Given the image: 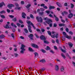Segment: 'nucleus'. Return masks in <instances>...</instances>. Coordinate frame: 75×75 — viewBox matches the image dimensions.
<instances>
[{
  "label": "nucleus",
  "instance_id": "nucleus-1",
  "mask_svg": "<svg viewBox=\"0 0 75 75\" xmlns=\"http://www.w3.org/2000/svg\"><path fill=\"white\" fill-rule=\"evenodd\" d=\"M24 48H25V46L24 45L22 44L21 47V50L20 51V53L21 54H23L24 51H25V49H24Z\"/></svg>",
  "mask_w": 75,
  "mask_h": 75
},
{
  "label": "nucleus",
  "instance_id": "nucleus-2",
  "mask_svg": "<svg viewBox=\"0 0 75 75\" xmlns=\"http://www.w3.org/2000/svg\"><path fill=\"white\" fill-rule=\"evenodd\" d=\"M43 20H47V21H46V23H47L48 24H49L51 23V22H52V20L46 17V18H44Z\"/></svg>",
  "mask_w": 75,
  "mask_h": 75
},
{
  "label": "nucleus",
  "instance_id": "nucleus-3",
  "mask_svg": "<svg viewBox=\"0 0 75 75\" xmlns=\"http://www.w3.org/2000/svg\"><path fill=\"white\" fill-rule=\"evenodd\" d=\"M36 19L37 20L38 22L42 23V22L43 21V19L41 17H39V18H38V17H36Z\"/></svg>",
  "mask_w": 75,
  "mask_h": 75
},
{
  "label": "nucleus",
  "instance_id": "nucleus-4",
  "mask_svg": "<svg viewBox=\"0 0 75 75\" xmlns=\"http://www.w3.org/2000/svg\"><path fill=\"white\" fill-rule=\"evenodd\" d=\"M26 23L28 24V25H30V24H31L32 25V26L33 27V28H34V29H35V26H34V24H33L32 23H31V21H27L26 22Z\"/></svg>",
  "mask_w": 75,
  "mask_h": 75
},
{
  "label": "nucleus",
  "instance_id": "nucleus-5",
  "mask_svg": "<svg viewBox=\"0 0 75 75\" xmlns=\"http://www.w3.org/2000/svg\"><path fill=\"white\" fill-rule=\"evenodd\" d=\"M52 34H54L53 35H54V38H55V37L56 38H57L58 37V34L57 33L56 35H55V34H56V33L55 32L52 31Z\"/></svg>",
  "mask_w": 75,
  "mask_h": 75
},
{
  "label": "nucleus",
  "instance_id": "nucleus-6",
  "mask_svg": "<svg viewBox=\"0 0 75 75\" xmlns=\"http://www.w3.org/2000/svg\"><path fill=\"white\" fill-rule=\"evenodd\" d=\"M28 37H29V38H30L31 40H33V37H34V36L32 34H30V35H28Z\"/></svg>",
  "mask_w": 75,
  "mask_h": 75
},
{
  "label": "nucleus",
  "instance_id": "nucleus-7",
  "mask_svg": "<svg viewBox=\"0 0 75 75\" xmlns=\"http://www.w3.org/2000/svg\"><path fill=\"white\" fill-rule=\"evenodd\" d=\"M7 7L10 9L12 8V7H14V5L13 4H9L7 5Z\"/></svg>",
  "mask_w": 75,
  "mask_h": 75
},
{
  "label": "nucleus",
  "instance_id": "nucleus-8",
  "mask_svg": "<svg viewBox=\"0 0 75 75\" xmlns=\"http://www.w3.org/2000/svg\"><path fill=\"white\" fill-rule=\"evenodd\" d=\"M47 33L49 35H50V36H51L52 38H54V36L52 35H51V32L50 31H47Z\"/></svg>",
  "mask_w": 75,
  "mask_h": 75
},
{
  "label": "nucleus",
  "instance_id": "nucleus-9",
  "mask_svg": "<svg viewBox=\"0 0 75 75\" xmlns=\"http://www.w3.org/2000/svg\"><path fill=\"white\" fill-rule=\"evenodd\" d=\"M32 46L33 47H34V48H37L38 49V46L36 44H32Z\"/></svg>",
  "mask_w": 75,
  "mask_h": 75
},
{
  "label": "nucleus",
  "instance_id": "nucleus-10",
  "mask_svg": "<svg viewBox=\"0 0 75 75\" xmlns=\"http://www.w3.org/2000/svg\"><path fill=\"white\" fill-rule=\"evenodd\" d=\"M40 38L41 40H46V38L43 35H41L40 37Z\"/></svg>",
  "mask_w": 75,
  "mask_h": 75
},
{
  "label": "nucleus",
  "instance_id": "nucleus-11",
  "mask_svg": "<svg viewBox=\"0 0 75 75\" xmlns=\"http://www.w3.org/2000/svg\"><path fill=\"white\" fill-rule=\"evenodd\" d=\"M28 30L30 33H32V30H31V27L30 25H28Z\"/></svg>",
  "mask_w": 75,
  "mask_h": 75
},
{
  "label": "nucleus",
  "instance_id": "nucleus-12",
  "mask_svg": "<svg viewBox=\"0 0 75 75\" xmlns=\"http://www.w3.org/2000/svg\"><path fill=\"white\" fill-rule=\"evenodd\" d=\"M22 16L23 18H25V16H26V14H25L24 12H23L22 13Z\"/></svg>",
  "mask_w": 75,
  "mask_h": 75
},
{
  "label": "nucleus",
  "instance_id": "nucleus-13",
  "mask_svg": "<svg viewBox=\"0 0 75 75\" xmlns=\"http://www.w3.org/2000/svg\"><path fill=\"white\" fill-rule=\"evenodd\" d=\"M58 69H59V66L56 65L55 66V71H58Z\"/></svg>",
  "mask_w": 75,
  "mask_h": 75
},
{
  "label": "nucleus",
  "instance_id": "nucleus-14",
  "mask_svg": "<svg viewBox=\"0 0 75 75\" xmlns=\"http://www.w3.org/2000/svg\"><path fill=\"white\" fill-rule=\"evenodd\" d=\"M73 16V14H72V13H70L68 16V18H72V17Z\"/></svg>",
  "mask_w": 75,
  "mask_h": 75
},
{
  "label": "nucleus",
  "instance_id": "nucleus-15",
  "mask_svg": "<svg viewBox=\"0 0 75 75\" xmlns=\"http://www.w3.org/2000/svg\"><path fill=\"white\" fill-rule=\"evenodd\" d=\"M54 17L55 18V20L57 21H59V19H58V18H57L54 14Z\"/></svg>",
  "mask_w": 75,
  "mask_h": 75
},
{
  "label": "nucleus",
  "instance_id": "nucleus-16",
  "mask_svg": "<svg viewBox=\"0 0 75 75\" xmlns=\"http://www.w3.org/2000/svg\"><path fill=\"white\" fill-rule=\"evenodd\" d=\"M45 49L47 51H48V50H51V48L49 46H47V48H45Z\"/></svg>",
  "mask_w": 75,
  "mask_h": 75
},
{
  "label": "nucleus",
  "instance_id": "nucleus-17",
  "mask_svg": "<svg viewBox=\"0 0 75 75\" xmlns=\"http://www.w3.org/2000/svg\"><path fill=\"white\" fill-rule=\"evenodd\" d=\"M4 5V6H5V4L4 2H2L0 4V7H3V6Z\"/></svg>",
  "mask_w": 75,
  "mask_h": 75
},
{
  "label": "nucleus",
  "instance_id": "nucleus-18",
  "mask_svg": "<svg viewBox=\"0 0 75 75\" xmlns=\"http://www.w3.org/2000/svg\"><path fill=\"white\" fill-rule=\"evenodd\" d=\"M31 4H29L27 5V6H26V8H29L30 7H31Z\"/></svg>",
  "mask_w": 75,
  "mask_h": 75
},
{
  "label": "nucleus",
  "instance_id": "nucleus-19",
  "mask_svg": "<svg viewBox=\"0 0 75 75\" xmlns=\"http://www.w3.org/2000/svg\"><path fill=\"white\" fill-rule=\"evenodd\" d=\"M15 6H16V7H19V4H18V3L17 2L15 3Z\"/></svg>",
  "mask_w": 75,
  "mask_h": 75
},
{
  "label": "nucleus",
  "instance_id": "nucleus-20",
  "mask_svg": "<svg viewBox=\"0 0 75 75\" xmlns=\"http://www.w3.org/2000/svg\"><path fill=\"white\" fill-rule=\"evenodd\" d=\"M28 50L30 51H31V52H33L34 51V50L31 48V47H29Z\"/></svg>",
  "mask_w": 75,
  "mask_h": 75
},
{
  "label": "nucleus",
  "instance_id": "nucleus-21",
  "mask_svg": "<svg viewBox=\"0 0 75 75\" xmlns=\"http://www.w3.org/2000/svg\"><path fill=\"white\" fill-rule=\"evenodd\" d=\"M57 6L60 7H62V6L61 5V4L59 2H57Z\"/></svg>",
  "mask_w": 75,
  "mask_h": 75
},
{
  "label": "nucleus",
  "instance_id": "nucleus-22",
  "mask_svg": "<svg viewBox=\"0 0 75 75\" xmlns=\"http://www.w3.org/2000/svg\"><path fill=\"white\" fill-rule=\"evenodd\" d=\"M1 14H5L6 13V11L4 10H2L0 12Z\"/></svg>",
  "mask_w": 75,
  "mask_h": 75
},
{
  "label": "nucleus",
  "instance_id": "nucleus-23",
  "mask_svg": "<svg viewBox=\"0 0 75 75\" xmlns=\"http://www.w3.org/2000/svg\"><path fill=\"white\" fill-rule=\"evenodd\" d=\"M5 37V36H4V35H2L0 36V39H3V38H4Z\"/></svg>",
  "mask_w": 75,
  "mask_h": 75
},
{
  "label": "nucleus",
  "instance_id": "nucleus-24",
  "mask_svg": "<svg viewBox=\"0 0 75 75\" xmlns=\"http://www.w3.org/2000/svg\"><path fill=\"white\" fill-rule=\"evenodd\" d=\"M39 62H42V63H45V60L42 59L40 60Z\"/></svg>",
  "mask_w": 75,
  "mask_h": 75
},
{
  "label": "nucleus",
  "instance_id": "nucleus-25",
  "mask_svg": "<svg viewBox=\"0 0 75 75\" xmlns=\"http://www.w3.org/2000/svg\"><path fill=\"white\" fill-rule=\"evenodd\" d=\"M61 56H62V57L63 58H64V59H65V58H66V57H65V55L64 54L62 53L61 54Z\"/></svg>",
  "mask_w": 75,
  "mask_h": 75
},
{
  "label": "nucleus",
  "instance_id": "nucleus-26",
  "mask_svg": "<svg viewBox=\"0 0 75 75\" xmlns=\"http://www.w3.org/2000/svg\"><path fill=\"white\" fill-rule=\"evenodd\" d=\"M61 71L62 72H64V67H61Z\"/></svg>",
  "mask_w": 75,
  "mask_h": 75
},
{
  "label": "nucleus",
  "instance_id": "nucleus-27",
  "mask_svg": "<svg viewBox=\"0 0 75 75\" xmlns=\"http://www.w3.org/2000/svg\"><path fill=\"white\" fill-rule=\"evenodd\" d=\"M65 37L68 39H71V36H69L68 35H66Z\"/></svg>",
  "mask_w": 75,
  "mask_h": 75
},
{
  "label": "nucleus",
  "instance_id": "nucleus-28",
  "mask_svg": "<svg viewBox=\"0 0 75 75\" xmlns=\"http://www.w3.org/2000/svg\"><path fill=\"white\" fill-rule=\"evenodd\" d=\"M40 51H41L43 53H45L46 52V51L42 49L40 50Z\"/></svg>",
  "mask_w": 75,
  "mask_h": 75
},
{
  "label": "nucleus",
  "instance_id": "nucleus-29",
  "mask_svg": "<svg viewBox=\"0 0 75 75\" xmlns=\"http://www.w3.org/2000/svg\"><path fill=\"white\" fill-rule=\"evenodd\" d=\"M54 9V8H55V7H54V6H50L49 7V9L50 10H51V9Z\"/></svg>",
  "mask_w": 75,
  "mask_h": 75
},
{
  "label": "nucleus",
  "instance_id": "nucleus-30",
  "mask_svg": "<svg viewBox=\"0 0 75 75\" xmlns=\"http://www.w3.org/2000/svg\"><path fill=\"white\" fill-rule=\"evenodd\" d=\"M4 27L5 28H6L7 29L9 28V26H8V24L6 25V26H4Z\"/></svg>",
  "mask_w": 75,
  "mask_h": 75
},
{
  "label": "nucleus",
  "instance_id": "nucleus-31",
  "mask_svg": "<svg viewBox=\"0 0 75 75\" xmlns=\"http://www.w3.org/2000/svg\"><path fill=\"white\" fill-rule=\"evenodd\" d=\"M14 56H15V57H18V54L16 53H14Z\"/></svg>",
  "mask_w": 75,
  "mask_h": 75
},
{
  "label": "nucleus",
  "instance_id": "nucleus-32",
  "mask_svg": "<svg viewBox=\"0 0 75 75\" xmlns=\"http://www.w3.org/2000/svg\"><path fill=\"white\" fill-rule=\"evenodd\" d=\"M15 10H20L21 8L19 7H16L15 8Z\"/></svg>",
  "mask_w": 75,
  "mask_h": 75
},
{
  "label": "nucleus",
  "instance_id": "nucleus-33",
  "mask_svg": "<svg viewBox=\"0 0 75 75\" xmlns=\"http://www.w3.org/2000/svg\"><path fill=\"white\" fill-rule=\"evenodd\" d=\"M69 47H72V45H73L71 43H69Z\"/></svg>",
  "mask_w": 75,
  "mask_h": 75
},
{
  "label": "nucleus",
  "instance_id": "nucleus-34",
  "mask_svg": "<svg viewBox=\"0 0 75 75\" xmlns=\"http://www.w3.org/2000/svg\"><path fill=\"white\" fill-rule=\"evenodd\" d=\"M24 30L25 33H28V30H27V29L25 28L24 29Z\"/></svg>",
  "mask_w": 75,
  "mask_h": 75
},
{
  "label": "nucleus",
  "instance_id": "nucleus-35",
  "mask_svg": "<svg viewBox=\"0 0 75 75\" xmlns=\"http://www.w3.org/2000/svg\"><path fill=\"white\" fill-rule=\"evenodd\" d=\"M66 55L68 57V58H69V59H71V57H70V56H69V55L67 53L66 54Z\"/></svg>",
  "mask_w": 75,
  "mask_h": 75
},
{
  "label": "nucleus",
  "instance_id": "nucleus-36",
  "mask_svg": "<svg viewBox=\"0 0 75 75\" xmlns=\"http://www.w3.org/2000/svg\"><path fill=\"white\" fill-rule=\"evenodd\" d=\"M70 4L71 6V8H74V4L72 3H71Z\"/></svg>",
  "mask_w": 75,
  "mask_h": 75
},
{
  "label": "nucleus",
  "instance_id": "nucleus-37",
  "mask_svg": "<svg viewBox=\"0 0 75 75\" xmlns=\"http://www.w3.org/2000/svg\"><path fill=\"white\" fill-rule=\"evenodd\" d=\"M30 17L31 18H34V16H33V15L32 14H30Z\"/></svg>",
  "mask_w": 75,
  "mask_h": 75
},
{
  "label": "nucleus",
  "instance_id": "nucleus-38",
  "mask_svg": "<svg viewBox=\"0 0 75 75\" xmlns=\"http://www.w3.org/2000/svg\"><path fill=\"white\" fill-rule=\"evenodd\" d=\"M1 17L3 18H5V16L4 15H1Z\"/></svg>",
  "mask_w": 75,
  "mask_h": 75
},
{
  "label": "nucleus",
  "instance_id": "nucleus-39",
  "mask_svg": "<svg viewBox=\"0 0 75 75\" xmlns=\"http://www.w3.org/2000/svg\"><path fill=\"white\" fill-rule=\"evenodd\" d=\"M44 42L45 43H46V44H48V43H49V42H48V41L47 40H44Z\"/></svg>",
  "mask_w": 75,
  "mask_h": 75
},
{
  "label": "nucleus",
  "instance_id": "nucleus-40",
  "mask_svg": "<svg viewBox=\"0 0 75 75\" xmlns=\"http://www.w3.org/2000/svg\"><path fill=\"white\" fill-rule=\"evenodd\" d=\"M13 21L16 22V21H17V18H14L13 19Z\"/></svg>",
  "mask_w": 75,
  "mask_h": 75
},
{
  "label": "nucleus",
  "instance_id": "nucleus-41",
  "mask_svg": "<svg viewBox=\"0 0 75 75\" xmlns=\"http://www.w3.org/2000/svg\"><path fill=\"white\" fill-rule=\"evenodd\" d=\"M34 54H35V57H36V56H38V53H37V52H35L34 53Z\"/></svg>",
  "mask_w": 75,
  "mask_h": 75
},
{
  "label": "nucleus",
  "instance_id": "nucleus-42",
  "mask_svg": "<svg viewBox=\"0 0 75 75\" xmlns=\"http://www.w3.org/2000/svg\"><path fill=\"white\" fill-rule=\"evenodd\" d=\"M61 50L62 51V52H63L65 53L66 52V51H65V50H63L62 48H61Z\"/></svg>",
  "mask_w": 75,
  "mask_h": 75
},
{
  "label": "nucleus",
  "instance_id": "nucleus-43",
  "mask_svg": "<svg viewBox=\"0 0 75 75\" xmlns=\"http://www.w3.org/2000/svg\"><path fill=\"white\" fill-rule=\"evenodd\" d=\"M35 35L36 36V38H39V36H38L37 34H35Z\"/></svg>",
  "mask_w": 75,
  "mask_h": 75
},
{
  "label": "nucleus",
  "instance_id": "nucleus-44",
  "mask_svg": "<svg viewBox=\"0 0 75 75\" xmlns=\"http://www.w3.org/2000/svg\"><path fill=\"white\" fill-rule=\"evenodd\" d=\"M53 25H54V27H56L57 26V24L55 23H54Z\"/></svg>",
  "mask_w": 75,
  "mask_h": 75
},
{
  "label": "nucleus",
  "instance_id": "nucleus-45",
  "mask_svg": "<svg viewBox=\"0 0 75 75\" xmlns=\"http://www.w3.org/2000/svg\"><path fill=\"white\" fill-rule=\"evenodd\" d=\"M21 4H24V1H21Z\"/></svg>",
  "mask_w": 75,
  "mask_h": 75
},
{
  "label": "nucleus",
  "instance_id": "nucleus-46",
  "mask_svg": "<svg viewBox=\"0 0 75 75\" xmlns=\"http://www.w3.org/2000/svg\"><path fill=\"white\" fill-rule=\"evenodd\" d=\"M8 13H10V10L8 9H6Z\"/></svg>",
  "mask_w": 75,
  "mask_h": 75
},
{
  "label": "nucleus",
  "instance_id": "nucleus-47",
  "mask_svg": "<svg viewBox=\"0 0 75 75\" xmlns=\"http://www.w3.org/2000/svg\"><path fill=\"white\" fill-rule=\"evenodd\" d=\"M43 7L44 8H45V9H47V8H48V7L46 6H43Z\"/></svg>",
  "mask_w": 75,
  "mask_h": 75
},
{
  "label": "nucleus",
  "instance_id": "nucleus-48",
  "mask_svg": "<svg viewBox=\"0 0 75 75\" xmlns=\"http://www.w3.org/2000/svg\"><path fill=\"white\" fill-rule=\"evenodd\" d=\"M46 13H47V14H50V11H46Z\"/></svg>",
  "mask_w": 75,
  "mask_h": 75
},
{
  "label": "nucleus",
  "instance_id": "nucleus-49",
  "mask_svg": "<svg viewBox=\"0 0 75 75\" xmlns=\"http://www.w3.org/2000/svg\"><path fill=\"white\" fill-rule=\"evenodd\" d=\"M63 35H64L65 36V37H66V35H67V34H66V33L65 32H63Z\"/></svg>",
  "mask_w": 75,
  "mask_h": 75
},
{
  "label": "nucleus",
  "instance_id": "nucleus-50",
  "mask_svg": "<svg viewBox=\"0 0 75 75\" xmlns=\"http://www.w3.org/2000/svg\"><path fill=\"white\" fill-rule=\"evenodd\" d=\"M39 14H40V15H42L44 14V12H39Z\"/></svg>",
  "mask_w": 75,
  "mask_h": 75
},
{
  "label": "nucleus",
  "instance_id": "nucleus-51",
  "mask_svg": "<svg viewBox=\"0 0 75 75\" xmlns=\"http://www.w3.org/2000/svg\"><path fill=\"white\" fill-rule=\"evenodd\" d=\"M16 24L17 25H18V27H20V25H21L20 24L18 23H17Z\"/></svg>",
  "mask_w": 75,
  "mask_h": 75
},
{
  "label": "nucleus",
  "instance_id": "nucleus-52",
  "mask_svg": "<svg viewBox=\"0 0 75 75\" xmlns=\"http://www.w3.org/2000/svg\"><path fill=\"white\" fill-rule=\"evenodd\" d=\"M41 31L42 33H44V31H45V30L44 29H43V28L41 29Z\"/></svg>",
  "mask_w": 75,
  "mask_h": 75
},
{
  "label": "nucleus",
  "instance_id": "nucleus-53",
  "mask_svg": "<svg viewBox=\"0 0 75 75\" xmlns=\"http://www.w3.org/2000/svg\"><path fill=\"white\" fill-rule=\"evenodd\" d=\"M54 50H57V46H54Z\"/></svg>",
  "mask_w": 75,
  "mask_h": 75
},
{
  "label": "nucleus",
  "instance_id": "nucleus-54",
  "mask_svg": "<svg viewBox=\"0 0 75 75\" xmlns=\"http://www.w3.org/2000/svg\"><path fill=\"white\" fill-rule=\"evenodd\" d=\"M40 10L42 11H44V10H44V8H40Z\"/></svg>",
  "mask_w": 75,
  "mask_h": 75
},
{
  "label": "nucleus",
  "instance_id": "nucleus-55",
  "mask_svg": "<svg viewBox=\"0 0 75 75\" xmlns=\"http://www.w3.org/2000/svg\"><path fill=\"white\" fill-rule=\"evenodd\" d=\"M11 36L13 37V38H14V34L13 33H12L11 34Z\"/></svg>",
  "mask_w": 75,
  "mask_h": 75
},
{
  "label": "nucleus",
  "instance_id": "nucleus-56",
  "mask_svg": "<svg viewBox=\"0 0 75 75\" xmlns=\"http://www.w3.org/2000/svg\"><path fill=\"white\" fill-rule=\"evenodd\" d=\"M44 6H45V4H42L40 5V6L41 7H44Z\"/></svg>",
  "mask_w": 75,
  "mask_h": 75
},
{
  "label": "nucleus",
  "instance_id": "nucleus-57",
  "mask_svg": "<svg viewBox=\"0 0 75 75\" xmlns=\"http://www.w3.org/2000/svg\"><path fill=\"white\" fill-rule=\"evenodd\" d=\"M50 52H51V53H52V54H54V51H53V50H50Z\"/></svg>",
  "mask_w": 75,
  "mask_h": 75
},
{
  "label": "nucleus",
  "instance_id": "nucleus-58",
  "mask_svg": "<svg viewBox=\"0 0 75 75\" xmlns=\"http://www.w3.org/2000/svg\"><path fill=\"white\" fill-rule=\"evenodd\" d=\"M49 26L50 27H52V23H50Z\"/></svg>",
  "mask_w": 75,
  "mask_h": 75
},
{
  "label": "nucleus",
  "instance_id": "nucleus-59",
  "mask_svg": "<svg viewBox=\"0 0 75 75\" xmlns=\"http://www.w3.org/2000/svg\"><path fill=\"white\" fill-rule=\"evenodd\" d=\"M12 30L13 31V32H15V31H16V30L15 29V28H13L12 29Z\"/></svg>",
  "mask_w": 75,
  "mask_h": 75
},
{
  "label": "nucleus",
  "instance_id": "nucleus-60",
  "mask_svg": "<svg viewBox=\"0 0 75 75\" xmlns=\"http://www.w3.org/2000/svg\"><path fill=\"white\" fill-rule=\"evenodd\" d=\"M20 38H21V39H24V37L23 36H21L20 37Z\"/></svg>",
  "mask_w": 75,
  "mask_h": 75
},
{
  "label": "nucleus",
  "instance_id": "nucleus-61",
  "mask_svg": "<svg viewBox=\"0 0 75 75\" xmlns=\"http://www.w3.org/2000/svg\"><path fill=\"white\" fill-rule=\"evenodd\" d=\"M2 58L4 59H5V60H6V59H7V58H6V57H2Z\"/></svg>",
  "mask_w": 75,
  "mask_h": 75
},
{
  "label": "nucleus",
  "instance_id": "nucleus-62",
  "mask_svg": "<svg viewBox=\"0 0 75 75\" xmlns=\"http://www.w3.org/2000/svg\"><path fill=\"white\" fill-rule=\"evenodd\" d=\"M52 42L54 44L55 43V40H52Z\"/></svg>",
  "mask_w": 75,
  "mask_h": 75
},
{
  "label": "nucleus",
  "instance_id": "nucleus-63",
  "mask_svg": "<svg viewBox=\"0 0 75 75\" xmlns=\"http://www.w3.org/2000/svg\"><path fill=\"white\" fill-rule=\"evenodd\" d=\"M61 21L63 23H65V20H64L62 19Z\"/></svg>",
  "mask_w": 75,
  "mask_h": 75
},
{
  "label": "nucleus",
  "instance_id": "nucleus-64",
  "mask_svg": "<svg viewBox=\"0 0 75 75\" xmlns=\"http://www.w3.org/2000/svg\"><path fill=\"white\" fill-rule=\"evenodd\" d=\"M9 16L11 17V18H13L14 17V16L12 15H9Z\"/></svg>",
  "mask_w": 75,
  "mask_h": 75
}]
</instances>
